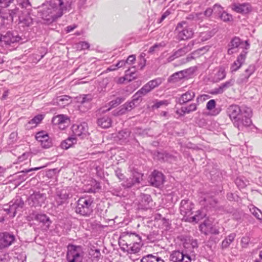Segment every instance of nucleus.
<instances>
[{
  "label": "nucleus",
  "instance_id": "f257e3e1",
  "mask_svg": "<svg viewBox=\"0 0 262 262\" xmlns=\"http://www.w3.org/2000/svg\"><path fill=\"white\" fill-rule=\"evenodd\" d=\"M72 0H49L43 3L38 11V16L48 23L60 18L64 11L70 8Z\"/></svg>",
  "mask_w": 262,
  "mask_h": 262
},
{
  "label": "nucleus",
  "instance_id": "f03ea898",
  "mask_svg": "<svg viewBox=\"0 0 262 262\" xmlns=\"http://www.w3.org/2000/svg\"><path fill=\"white\" fill-rule=\"evenodd\" d=\"M251 115L252 111L250 108L243 106L241 113H238L231 121L239 130H244L252 124L250 118Z\"/></svg>",
  "mask_w": 262,
  "mask_h": 262
},
{
  "label": "nucleus",
  "instance_id": "7ed1b4c3",
  "mask_svg": "<svg viewBox=\"0 0 262 262\" xmlns=\"http://www.w3.org/2000/svg\"><path fill=\"white\" fill-rule=\"evenodd\" d=\"M93 201L90 196L80 198L77 202L76 212L82 216H89L93 211Z\"/></svg>",
  "mask_w": 262,
  "mask_h": 262
},
{
  "label": "nucleus",
  "instance_id": "20e7f679",
  "mask_svg": "<svg viewBox=\"0 0 262 262\" xmlns=\"http://www.w3.org/2000/svg\"><path fill=\"white\" fill-rule=\"evenodd\" d=\"M175 31L178 39L180 40L190 38L194 34L193 30L185 21L179 23L177 25Z\"/></svg>",
  "mask_w": 262,
  "mask_h": 262
},
{
  "label": "nucleus",
  "instance_id": "39448f33",
  "mask_svg": "<svg viewBox=\"0 0 262 262\" xmlns=\"http://www.w3.org/2000/svg\"><path fill=\"white\" fill-rule=\"evenodd\" d=\"M83 252L80 246L69 245L68 246L67 258L69 262H81Z\"/></svg>",
  "mask_w": 262,
  "mask_h": 262
},
{
  "label": "nucleus",
  "instance_id": "423d86ee",
  "mask_svg": "<svg viewBox=\"0 0 262 262\" xmlns=\"http://www.w3.org/2000/svg\"><path fill=\"white\" fill-rule=\"evenodd\" d=\"M72 188L71 187L57 189L55 197L57 205H62L65 203L69 199L72 198Z\"/></svg>",
  "mask_w": 262,
  "mask_h": 262
},
{
  "label": "nucleus",
  "instance_id": "0eeeda50",
  "mask_svg": "<svg viewBox=\"0 0 262 262\" xmlns=\"http://www.w3.org/2000/svg\"><path fill=\"white\" fill-rule=\"evenodd\" d=\"M20 40L16 33L8 32L5 35H2L0 37V45L4 48H7L12 43L19 41Z\"/></svg>",
  "mask_w": 262,
  "mask_h": 262
},
{
  "label": "nucleus",
  "instance_id": "6e6552de",
  "mask_svg": "<svg viewBox=\"0 0 262 262\" xmlns=\"http://www.w3.org/2000/svg\"><path fill=\"white\" fill-rule=\"evenodd\" d=\"M46 199V193L35 192L28 198V203L32 207H40L45 203Z\"/></svg>",
  "mask_w": 262,
  "mask_h": 262
},
{
  "label": "nucleus",
  "instance_id": "1a4fd4ad",
  "mask_svg": "<svg viewBox=\"0 0 262 262\" xmlns=\"http://www.w3.org/2000/svg\"><path fill=\"white\" fill-rule=\"evenodd\" d=\"M15 241V236L7 232L0 233V251L8 248Z\"/></svg>",
  "mask_w": 262,
  "mask_h": 262
},
{
  "label": "nucleus",
  "instance_id": "9d476101",
  "mask_svg": "<svg viewBox=\"0 0 262 262\" xmlns=\"http://www.w3.org/2000/svg\"><path fill=\"white\" fill-rule=\"evenodd\" d=\"M142 173L134 171L130 177L125 178L124 181L121 183V185L124 187L130 188L136 184L139 183L142 180Z\"/></svg>",
  "mask_w": 262,
  "mask_h": 262
},
{
  "label": "nucleus",
  "instance_id": "9b49d317",
  "mask_svg": "<svg viewBox=\"0 0 262 262\" xmlns=\"http://www.w3.org/2000/svg\"><path fill=\"white\" fill-rule=\"evenodd\" d=\"M230 48L228 50V53L229 54H232L234 53H236L238 51V48H245V50H247L249 47V44L247 41H245L244 42H242L241 39L238 37H234L233 38L230 42Z\"/></svg>",
  "mask_w": 262,
  "mask_h": 262
},
{
  "label": "nucleus",
  "instance_id": "f8f14e48",
  "mask_svg": "<svg viewBox=\"0 0 262 262\" xmlns=\"http://www.w3.org/2000/svg\"><path fill=\"white\" fill-rule=\"evenodd\" d=\"M24 205V203L21 198L18 196L11 201L9 204V208H5L4 210L6 211L8 214L12 213V216H14L16 210L19 208H22Z\"/></svg>",
  "mask_w": 262,
  "mask_h": 262
},
{
  "label": "nucleus",
  "instance_id": "ddd939ff",
  "mask_svg": "<svg viewBox=\"0 0 262 262\" xmlns=\"http://www.w3.org/2000/svg\"><path fill=\"white\" fill-rule=\"evenodd\" d=\"M72 129L74 136L79 137L81 139L84 138L89 134L88 125L85 122L79 124H74Z\"/></svg>",
  "mask_w": 262,
  "mask_h": 262
},
{
  "label": "nucleus",
  "instance_id": "4468645a",
  "mask_svg": "<svg viewBox=\"0 0 262 262\" xmlns=\"http://www.w3.org/2000/svg\"><path fill=\"white\" fill-rule=\"evenodd\" d=\"M35 138L37 141L40 143L41 147L44 148H48L52 145L51 139L45 132L41 131L37 133Z\"/></svg>",
  "mask_w": 262,
  "mask_h": 262
},
{
  "label": "nucleus",
  "instance_id": "2eb2a0df",
  "mask_svg": "<svg viewBox=\"0 0 262 262\" xmlns=\"http://www.w3.org/2000/svg\"><path fill=\"white\" fill-rule=\"evenodd\" d=\"M170 259L172 262H191V256L184 254L180 251H174L170 255Z\"/></svg>",
  "mask_w": 262,
  "mask_h": 262
},
{
  "label": "nucleus",
  "instance_id": "dca6fc26",
  "mask_svg": "<svg viewBox=\"0 0 262 262\" xmlns=\"http://www.w3.org/2000/svg\"><path fill=\"white\" fill-rule=\"evenodd\" d=\"M164 181L163 174L157 170H154L149 178L150 184L156 187H158L162 185Z\"/></svg>",
  "mask_w": 262,
  "mask_h": 262
},
{
  "label": "nucleus",
  "instance_id": "f3484780",
  "mask_svg": "<svg viewBox=\"0 0 262 262\" xmlns=\"http://www.w3.org/2000/svg\"><path fill=\"white\" fill-rule=\"evenodd\" d=\"M231 9L237 13L246 14L251 11L252 7L249 3H234L231 5Z\"/></svg>",
  "mask_w": 262,
  "mask_h": 262
},
{
  "label": "nucleus",
  "instance_id": "a211bd4d",
  "mask_svg": "<svg viewBox=\"0 0 262 262\" xmlns=\"http://www.w3.org/2000/svg\"><path fill=\"white\" fill-rule=\"evenodd\" d=\"M180 240L184 247L191 251L192 249L198 248V242L190 236H181Z\"/></svg>",
  "mask_w": 262,
  "mask_h": 262
},
{
  "label": "nucleus",
  "instance_id": "6ab92c4d",
  "mask_svg": "<svg viewBox=\"0 0 262 262\" xmlns=\"http://www.w3.org/2000/svg\"><path fill=\"white\" fill-rule=\"evenodd\" d=\"M31 11H21L20 14L18 15L19 24L23 26L29 27L33 24V19L30 16Z\"/></svg>",
  "mask_w": 262,
  "mask_h": 262
},
{
  "label": "nucleus",
  "instance_id": "aec40b11",
  "mask_svg": "<svg viewBox=\"0 0 262 262\" xmlns=\"http://www.w3.org/2000/svg\"><path fill=\"white\" fill-rule=\"evenodd\" d=\"M193 204L188 200H183L181 202L180 207L181 214L184 216H189L192 214V209Z\"/></svg>",
  "mask_w": 262,
  "mask_h": 262
},
{
  "label": "nucleus",
  "instance_id": "412c9836",
  "mask_svg": "<svg viewBox=\"0 0 262 262\" xmlns=\"http://www.w3.org/2000/svg\"><path fill=\"white\" fill-rule=\"evenodd\" d=\"M247 52L243 50L240 55L237 57L236 60L232 64L230 69L232 72L236 71L244 63Z\"/></svg>",
  "mask_w": 262,
  "mask_h": 262
},
{
  "label": "nucleus",
  "instance_id": "4be33fe9",
  "mask_svg": "<svg viewBox=\"0 0 262 262\" xmlns=\"http://www.w3.org/2000/svg\"><path fill=\"white\" fill-rule=\"evenodd\" d=\"M151 201L150 195L141 194L138 198V208L139 209H147L149 208V203Z\"/></svg>",
  "mask_w": 262,
  "mask_h": 262
},
{
  "label": "nucleus",
  "instance_id": "5701e85b",
  "mask_svg": "<svg viewBox=\"0 0 262 262\" xmlns=\"http://www.w3.org/2000/svg\"><path fill=\"white\" fill-rule=\"evenodd\" d=\"M34 220L39 222L42 224V228L43 230H47L49 229L51 221L50 218L45 214H36L34 215Z\"/></svg>",
  "mask_w": 262,
  "mask_h": 262
},
{
  "label": "nucleus",
  "instance_id": "b1692460",
  "mask_svg": "<svg viewBox=\"0 0 262 262\" xmlns=\"http://www.w3.org/2000/svg\"><path fill=\"white\" fill-rule=\"evenodd\" d=\"M234 80L230 79L228 81L222 83L219 87L215 88L211 92L212 94H219L223 93L226 90L234 84Z\"/></svg>",
  "mask_w": 262,
  "mask_h": 262
},
{
  "label": "nucleus",
  "instance_id": "393cba45",
  "mask_svg": "<svg viewBox=\"0 0 262 262\" xmlns=\"http://www.w3.org/2000/svg\"><path fill=\"white\" fill-rule=\"evenodd\" d=\"M124 242H125V243L122 244L123 246H130L132 244L141 242L142 241L141 237L138 234L135 233H130L126 237V241Z\"/></svg>",
  "mask_w": 262,
  "mask_h": 262
},
{
  "label": "nucleus",
  "instance_id": "a878e982",
  "mask_svg": "<svg viewBox=\"0 0 262 262\" xmlns=\"http://www.w3.org/2000/svg\"><path fill=\"white\" fill-rule=\"evenodd\" d=\"M243 106L241 107L236 104H232L229 106L227 108L226 112L231 121L238 115V113H241V110Z\"/></svg>",
  "mask_w": 262,
  "mask_h": 262
},
{
  "label": "nucleus",
  "instance_id": "bb28decb",
  "mask_svg": "<svg viewBox=\"0 0 262 262\" xmlns=\"http://www.w3.org/2000/svg\"><path fill=\"white\" fill-rule=\"evenodd\" d=\"M70 102V97L67 95L60 96L54 100V104L58 105L59 107H63L69 104Z\"/></svg>",
  "mask_w": 262,
  "mask_h": 262
},
{
  "label": "nucleus",
  "instance_id": "cd10ccee",
  "mask_svg": "<svg viewBox=\"0 0 262 262\" xmlns=\"http://www.w3.org/2000/svg\"><path fill=\"white\" fill-rule=\"evenodd\" d=\"M112 119L107 116L100 117L97 120L98 125L102 128H106L110 127L112 125Z\"/></svg>",
  "mask_w": 262,
  "mask_h": 262
},
{
  "label": "nucleus",
  "instance_id": "c85d7f7f",
  "mask_svg": "<svg viewBox=\"0 0 262 262\" xmlns=\"http://www.w3.org/2000/svg\"><path fill=\"white\" fill-rule=\"evenodd\" d=\"M195 97V93L192 90H189L181 95L179 99L181 104L185 103L192 100Z\"/></svg>",
  "mask_w": 262,
  "mask_h": 262
},
{
  "label": "nucleus",
  "instance_id": "c756f323",
  "mask_svg": "<svg viewBox=\"0 0 262 262\" xmlns=\"http://www.w3.org/2000/svg\"><path fill=\"white\" fill-rule=\"evenodd\" d=\"M212 226V222L208 219L205 220L204 222L200 225V231L206 235L209 234V231Z\"/></svg>",
  "mask_w": 262,
  "mask_h": 262
},
{
  "label": "nucleus",
  "instance_id": "7c9ffc66",
  "mask_svg": "<svg viewBox=\"0 0 262 262\" xmlns=\"http://www.w3.org/2000/svg\"><path fill=\"white\" fill-rule=\"evenodd\" d=\"M130 132L127 129H124L118 132L117 138L121 143H126L129 141Z\"/></svg>",
  "mask_w": 262,
  "mask_h": 262
},
{
  "label": "nucleus",
  "instance_id": "2f4dec72",
  "mask_svg": "<svg viewBox=\"0 0 262 262\" xmlns=\"http://www.w3.org/2000/svg\"><path fill=\"white\" fill-rule=\"evenodd\" d=\"M186 71H181L172 74L168 79L170 82H174L187 76Z\"/></svg>",
  "mask_w": 262,
  "mask_h": 262
},
{
  "label": "nucleus",
  "instance_id": "473e14b6",
  "mask_svg": "<svg viewBox=\"0 0 262 262\" xmlns=\"http://www.w3.org/2000/svg\"><path fill=\"white\" fill-rule=\"evenodd\" d=\"M142 242L135 244H132L130 246H125L126 247H123L122 248L124 250H126L128 253H136L140 250L142 246Z\"/></svg>",
  "mask_w": 262,
  "mask_h": 262
},
{
  "label": "nucleus",
  "instance_id": "72a5a7b5",
  "mask_svg": "<svg viewBox=\"0 0 262 262\" xmlns=\"http://www.w3.org/2000/svg\"><path fill=\"white\" fill-rule=\"evenodd\" d=\"M77 139L75 137H70L66 140L63 141L60 144L62 149H67L72 147L73 145L76 143Z\"/></svg>",
  "mask_w": 262,
  "mask_h": 262
},
{
  "label": "nucleus",
  "instance_id": "f704fd0d",
  "mask_svg": "<svg viewBox=\"0 0 262 262\" xmlns=\"http://www.w3.org/2000/svg\"><path fill=\"white\" fill-rule=\"evenodd\" d=\"M43 119L42 115H38L32 119L27 124L28 128H32L35 127Z\"/></svg>",
  "mask_w": 262,
  "mask_h": 262
},
{
  "label": "nucleus",
  "instance_id": "c9c22d12",
  "mask_svg": "<svg viewBox=\"0 0 262 262\" xmlns=\"http://www.w3.org/2000/svg\"><path fill=\"white\" fill-rule=\"evenodd\" d=\"M129 71H130L129 69L126 70L125 71V75L124 77H120L118 79L117 82L119 83H122L126 80L127 81H130L133 79H135L136 77L134 76L135 73L134 72H130Z\"/></svg>",
  "mask_w": 262,
  "mask_h": 262
},
{
  "label": "nucleus",
  "instance_id": "e433bc0d",
  "mask_svg": "<svg viewBox=\"0 0 262 262\" xmlns=\"http://www.w3.org/2000/svg\"><path fill=\"white\" fill-rule=\"evenodd\" d=\"M141 262H165L161 257L154 256L152 254H148L143 257Z\"/></svg>",
  "mask_w": 262,
  "mask_h": 262
},
{
  "label": "nucleus",
  "instance_id": "4c0bfd02",
  "mask_svg": "<svg viewBox=\"0 0 262 262\" xmlns=\"http://www.w3.org/2000/svg\"><path fill=\"white\" fill-rule=\"evenodd\" d=\"M200 203L202 205L213 206L216 204V202L213 198L207 195L200 200Z\"/></svg>",
  "mask_w": 262,
  "mask_h": 262
},
{
  "label": "nucleus",
  "instance_id": "58836bf2",
  "mask_svg": "<svg viewBox=\"0 0 262 262\" xmlns=\"http://www.w3.org/2000/svg\"><path fill=\"white\" fill-rule=\"evenodd\" d=\"M151 89L147 84L144 85L140 90H139L135 95V100L140 99L141 100V97L149 92Z\"/></svg>",
  "mask_w": 262,
  "mask_h": 262
},
{
  "label": "nucleus",
  "instance_id": "ea45409f",
  "mask_svg": "<svg viewBox=\"0 0 262 262\" xmlns=\"http://www.w3.org/2000/svg\"><path fill=\"white\" fill-rule=\"evenodd\" d=\"M236 234L232 233L230 234L222 243V247L223 249L228 248L230 244L234 240Z\"/></svg>",
  "mask_w": 262,
  "mask_h": 262
},
{
  "label": "nucleus",
  "instance_id": "a19ab883",
  "mask_svg": "<svg viewBox=\"0 0 262 262\" xmlns=\"http://www.w3.org/2000/svg\"><path fill=\"white\" fill-rule=\"evenodd\" d=\"M194 45L193 41H190L187 46H184L183 48L180 49L177 51L179 52L181 56L185 55L186 53L190 51Z\"/></svg>",
  "mask_w": 262,
  "mask_h": 262
},
{
  "label": "nucleus",
  "instance_id": "79ce46f5",
  "mask_svg": "<svg viewBox=\"0 0 262 262\" xmlns=\"http://www.w3.org/2000/svg\"><path fill=\"white\" fill-rule=\"evenodd\" d=\"M68 120V118L63 115H59L53 117V122L55 124H60L65 123Z\"/></svg>",
  "mask_w": 262,
  "mask_h": 262
},
{
  "label": "nucleus",
  "instance_id": "37998d69",
  "mask_svg": "<svg viewBox=\"0 0 262 262\" xmlns=\"http://www.w3.org/2000/svg\"><path fill=\"white\" fill-rule=\"evenodd\" d=\"M11 22V19H9L7 16L0 13V29L7 26Z\"/></svg>",
  "mask_w": 262,
  "mask_h": 262
},
{
  "label": "nucleus",
  "instance_id": "c03bdc74",
  "mask_svg": "<svg viewBox=\"0 0 262 262\" xmlns=\"http://www.w3.org/2000/svg\"><path fill=\"white\" fill-rule=\"evenodd\" d=\"M225 69L224 67H220L217 72L215 74V77L217 80H221L226 77Z\"/></svg>",
  "mask_w": 262,
  "mask_h": 262
},
{
  "label": "nucleus",
  "instance_id": "a18cd8bd",
  "mask_svg": "<svg viewBox=\"0 0 262 262\" xmlns=\"http://www.w3.org/2000/svg\"><path fill=\"white\" fill-rule=\"evenodd\" d=\"M135 95H134L132 101L124 104L128 111L132 110L137 105L136 103H138L139 101H141L140 99L135 100Z\"/></svg>",
  "mask_w": 262,
  "mask_h": 262
},
{
  "label": "nucleus",
  "instance_id": "49530a36",
  "mask_svg": "<svg viewBox=\"0 0 262 262\" xmlns=\"http://www.w3.org/2000/svg\"><path fill=\"white\" fill-rule=\"evenodd\" d=\"M125 65V62L124 60H120L117 64H113L109 67L107 70L109 71H115L119 68H120Z\"/></svg>",
  "mask_w": 262,
  "mask_h": 262
},
{
  "label": "nucleus",
  "instance_id": "de8ad7c7",
  "mask_svg": "<svg viewBox=\"0 0 262 262\" xmlns=\"http://www.w3.org/2000/svg\"><path fill=\"white\" fill-rule=\"evenodd\" d=\"M91 100V97L90 95H83L82 97H79L78 98V102H80L81 105L79 106L80 109L81 110L82 105L84 103H89Z\"/></svg>",
  "mask_w": 262,
  "mask_h": 262
},
{
  "label": "nucleus",
  "instance_id": "09e8293b",
  "mask_svg": "<svg viewBox=\"0 0 262 262\" xmlns=\"http://www.w3.org/2000/svg\"><path fill=\"white\" fill-rule=\"evenodd\" d=\"M205 215V213H203L202 211L198 210L196 212V214L191 217L190 219L192 220V222L197 223L199 221L202 219Z\"/></svg>",
  "mask_w": 262,
  "mask_h": 262
},
{
  "label": "nucleus",
  "instance_id": "8fccbe9b",
  "mask_svg": "<svg viewBox=\"0 0 262 262\" xmlns=\"http://www.w3.org/2000/svg\"><path fill=\"white\" fill-rule=\"evenodd\" d=\"M220 17L225 22H229L232 20V16L225 11L223 12Z\"/></svg>",
  "mask_w": 262,
  "mask_h": 262
},
{
  "label": "nucleus",
  "instance_id": "3c124183",
  "mask_svg": "<svg viewBox=\"0 0 262 262\" xmlns=\"http://www.w3.org/2000/svg\"><path fill=\"white\" fill-rule=\"evenodd\" d=\"M21 5L22 8L25 9V10H22L23 11H31L32 6L29 0H23Z\"/></svg>",
  "mask_w": 262,
  "mask_h": 262
},
{
  "label": "nucleus",
  "instance_id": "603ef678",
  "mask_svg": "<svg viewBox=\"0 0 262 262\" xmlns=\"http://www.w3.org/2000/svg\"><path fill=\"white\" fill-rule=\"evenodd\" d=\"M255 70V67L253 65H250L248 69L245 70V78L246 80L254 72Z\"/></svg>",
  "mask_w": 262,
  "mask_h": 262
},
{
  "label": "nucleus",
  "instance_id": "864d4df0",
  "mask_svg": "<svg viewBox=\"0 0 262 262\" xmlns=\"http://www.w3.org/2000/svg\"><path fill=\"white\" fill-rule=\"evenodd\" d=\"M128 111L125 105H122L118 110H116L114 111V115L115 116H119L124 114L126 112Z\"/></svg>",
  "mask_w": 262,
  "mask_h": 262
},
{
  "label": "nucleus",
  "instance_id": "5fc2aeb1",
  "mask_svg": "<svg viewBox=\"0 0 262 262\" xmlns=\"http://www.w3.org/2000/svg\"><path fill=\"white\" fill-rule=\"evenodd\" d=\"M21 11H19L18 9L15 8L14 9L9 10V16L8 17L9 19H11V22L12 21L14 17L16 16V14L18 15L19 14H20Z\"/></svg>",
  "mask_w": 262,
  "mask_h": 262
},
{
  "label": "nucleus",
  "instance_id": "6e6d98bb",
  "mask_svg": "<svg viewBox=\"0 0 262 262\" xmlns=\"http://www.w3.org/2000/svg\"><path fill=\"white\" fill-rule=\"evenodd\" d=\"M252 213L258 220H262V212L258 208L253 207L251 209Z\"/></svg>",
  "mask_w": 262,
  "mask_h": 262
},
{
  "label": "nucleus",
  "instance_id": "4d7b16f0",
  "mask_svg": "<svg viewBox=\"0 0 262 262\" xmlns=\"http://www.w3.org/2000/svg\"><path fill=\"white\" fill-rule=\"evenodd\" d=\"M160 83L161 80L160 79H155L150 81L147 83V84L151 90L156 86H158L160 84Z\"/></svg>",
  "mask_w": 262,
  "mask_h": 262
},
{
  "label": "nucleus",
  "instance_id": "13d9d810",
  "mask_svg": "<svg viewBox=\"0 0 262 262\" xmlns=\"http://www.w3.org/2000/svg\"><path fill=\"white\" fill-rule=\"evenodd\" d=\"M168 104H169V102L167 100L157 101L153 105L152 108H158L163 105L167 106Z\"/></svg>",
  "mask_w": 262,
  "mask_h": 262
},
{
  "label": "nucleus",
  "instance_id": "bf43d9fd",
  "mask_svg": "<svg viewBox=\"0 0 262 262\" xmlns=\"http://www.w3.org/2000/svg\"><path fill=\"white\" fill-rule=\"evenodd\" d=\"M216 106V101L214 99L210 100L206 104V108L209 111H212Z\"/></svg>",
  "mask_w": 262,
  "mask_h": 262
},
{
  "label": "nucleus",
  "instance_id": "052dcab7",
  "mask_svg": "<svg viewBox=\"0 0 262 262\" xmlns=\"http://www.w3.org/2000/svg\"><path fill=\"white\" fill-rule=\"evenodd\" d=\"M213 9L214 13L220 16L223 12H224L223 8L219 4H215L213 7Z\"/></svg>",
  "mask_w": 262,
  "mask_h": 262
},
{
  "label": "nucleus",
  "instance_id": "680f3d73",
  "mask_svg": "<svg viewBox=\"0 0 262 262\" xmlns=\"http://www.w3.org/2000/svg\"><path fill=\"white\" fill-rule=\"evenodd\" d=\"M145 54L144 53H142L139 56V66L140 67L141 69H143L146 64V59L145 58Z\"/></svg>",
  "mask_w": 262,
  "mask_h": 262
},
{
  "label": "nucleus",
  "instance_id": "e2e57ef3",
  "mask_svg": "<svg viewBox=\"0 0 262 262\" xmlns=\"http://www.w3.org/2000/svg\"><path fill=\"white\" fill-rule=\"evenodd\" d=\"M123 101V99L122 98H117L115 100L111 101L109 103V105L111 107H114L120 104Z\"/></svg>",
  "mask_w": 262,
  "mask_h": 262
},
{
  "label": "nucleus",
  "instance_id": "0e129e2a",
  "mask_svg": "<svg viewBox=\"0 0 262 262\" xmlns=\"http://www.w3.org/2000/svg\"><path fill=\"white\" fill-rule=\"evenodd\" d=\"M235 184L239 188H243L247 186L246 182H245L241 178H237L235 180Z\"/></svg>",
  "mask_w": 262,
  "mask_h": 262
},
{
  "label": "nucleus",
  "instance_id": "69168bd1",
  "mask_svg": "<svg viewBox=\"0 0 262 262\" xmlns=\"http://www.w3.org/2000/svg\"><path fill=\"white\" fill-rule=\"evenodd\" d=\"M204 17V15L202 13H194L192 15V18L195 21H201Z\"/></svg>",
  "mask_w": 262,
  "mask_h": 262
},
{
  "label": "nucleus",
  "instance_id": "338daca9",
  "mask_svg": "<svg viewBox=\"0 0 262 262\" xmlns=\"http://www.w3.org/2000/svg\"><path fill=\"white\" fill-rule=\"evenodd\" d=\"M115 174L117 177V178L120 180V181L121 182V183L124 181L125 179V176L124 174L122 173L121 170L120 168H117L115 170Z\"/></svg>",
  "mask_w": 262,
  "mask_h": 262
},
{
  "label": "nucleus",
  "instance_id": "774afa93",
  "mask_svg": "<svg viewBox=\"0 0 262 262\" xmlns=\"http://www.w3.org/2000/svg\"><path fill=\"white\" fill-rule=\"evenodd\" d=\"M89 43L85 41H81L79 42L78 44V48H80L81 50L88 49L89 48Z\"/></svg>",
  "mask_w": 262,
  "mask_h": 262
}]
</instances>
